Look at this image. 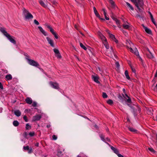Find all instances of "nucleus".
<instances>
[{
  "instance_id": "obj_1",
  "label": "nucleus",
  "mask_w": 157,
  "mask_h": 157,
  "mask_svg": "<svg viewBox=\"0 0 157 157\" xmlns=\"http://www.w3.org/2000/svg\"><path fill=\"white\" fill-rule=\"evenodd\" d=\"M132 2L134 3L136 6L138 10L139 11L142 13H141V16L144 13L143 11V8L142 7L144 5V2L143 0H130Z\"/></svg>"
},
{
  "instance_id": "obj_2",
  "label": "nucleus",
  "mask_w": 157,
  "mask_h": 157,
  "mask_svg": "<svg viewBox=\"0 0 157 157\" xmlns=\"http://www.w3.org/2000/svg\"><path fill=\"white\" fill-rule=\"evenodd\" d=\"M23 12L25 19H32L33 18V15L25 8L23 9Z\"/></svg>"
},
{
  "instance_id": "obj_3",
  "label": "nucleus",
  "mask_w": 157,
  "mask_h": 157,
  "mask_svg": "<svg viewBox=\"0 0 157 157\" xmlns=\"http://www.w3.org/2000/svg\"><path fill=\"white\" fill-rule=\"evenodd\" d=\"M27 59L30 65L37 67H38L39 66V63L37 62L33 59Z\"/></svg>"
},
{
  "instance_id": "obj_4",
  "label": "nucleus",
  "mask_w": 157,
  "mask_h": 157,
  "mask_svg": "<svg viewBox=\"0 0 157 157\" xmlns=\"http://www.w3.org/2000/svg\"><path fill=\"white\" fill-rule=\"evenodd\" d=\"M45 25L49 29H50V31L52 33V34L54 35L55 38L56 39H57L58 37L57 34L56 33L54 32V29L50 26V25L48 24H45Z\"/></svg>"
},
{
  "instance_id": "obj_5",
  "label": "nucleus",
  "mask_w": 157,
  "mask_h": 157,
  "mask_svg": "<svg viewBox=\"0 0 157 157\" xmlns=\"http://www.w3.org/2000/svg\"><path fill=\"white\" fill-rule=\"evenodd\" d=\"M126 46L127 48L130 49V51L132 52H133V50L131 48L133 44L131 43L130 40H127L126 42Z\"/></svg>"
},
{
  "instance_id": "obj_6",
  "label": "nucleus",
  "mask_w": 157,
  "mask_h": 157,
  "mask_svg": "<svg viewBox=\"0 0 157 157\" xmlns=\"http://www.w3.org/2000/svg\"><path fill=\"white\" fill-rule=\"evenodd\" d=\"M146 52L147 56L148 58L151 59L153 58V55L148 48H146Z\"/></svg>"
},
{
  "instance_id": "obj_7",
  "label": "nucleus",
  "mask_w": 157,
  "mask_h": 157,
  "mask_svg": "<svg viewBox=\"0 0 157 157\" xmlns=\"http://www.w3.org/2000/svg\"><path fill=\"white\" fill-rule=\"evenodd\" d=\"M107 32L109 34V38L116 43H118V41L115 38L114 35L110 33L109 32V31L108 30H107Z\"/></svg>"
},
{
  "instance_id": "obj_8",
  "label": "nucleus",
  "mask_w": 157,
  "mask_h": 157,
  "mask_svg": "<svg viewBox=\"0 0 157 157\" xmlns=\"http://www.w3.org/2000/svg\"><path fill=\"white\" fill-rule=\"evenodd\" d=\"M49 84L54 89H58L59 88V84L56 82L51 81L49 82Z\"/></svg>"
},
{
  "instance_id": "obj_9",
  "label": "nucleus",
  "mask_w": 157,
  "mask_h": 157,
  "mask_svg": "<svg viewBox=\"0 0 157 157\" xmlns=\"http://www.w3.org/2000/svg\"><path fill=\"white\" fill-rule=\"evenodd\" d=\"M91 76L92 79L95 82L98 83H100L98 81L99 77L97 75H92Z\"/></svg>"
},
{
  "instance_id": "obj_10",
  "label": "nucleus",
  "mask_w": 157,
  "mask_h": 157,
  "mask_svg": "<svg viewBox=\"0 0 157 157\" xmlns=\"http://www.w3.org/2000/svg\"><path fill=\"white\" fill-rule=\"evenodd\" d=\"M41 118L40 115H37L33 117L32 121H35L39 120Z\"/></svg>"
},
{
  "instance_id": "obj_11",
  "label": "nucleus",
  "mask_w": 157,
  "mask_h": 157,
  "mask_svg": "<svg viewBox=\"0 0 157 157\" xmlns=\"http://www.w3.org/2000/svg\"><path fill=\"white\" fill-rule=\"evenodd\" d=\"M23 149L25 151H28L29 154H31L33 152V150L32 148H29V146H24Z\"/></svg>"
},
{
  "instance_id": "obj_12",
  "label": "nucleus",
  "mask_w": 157,
  "mask_h": 157,
  "mask_svg": "<svg viewBox=\"0 0 157 157\" xmlns=\"http://www.w3.org/2000/svg\"><path fill=\"white\" fill-rule=\"evenodd\" d=\"M46 39L49 44L52 47H54L55 46L53 40L49 37H47Z\"/></svg>"
},
{
  "instance_id": "obj_13",
  "label": "nucleus",
  "mask_w": 157,
  "mask_h": 157,
  "mask_svg": "<svg viewBox=\"0 0 157 157\" xmlns=\"http://www.w3.org/2000/svg\"><path fill=\"white\" fill-rule=\"evenodd\" d=\"M6 37L10 40V41L14 44H16L15 40L12 38V37L9 34Z\"/></svg>"
},
{
  "instance_id": "obj_14",
  "label": "nucleus",
  "mask_w": 157,
  "mask_h": 157,
  "mask_svg": "<svg viewBox=\"0 0 157 157\" xmlns=\"http://www.w3.org/2000/svg\"><path fill=\"white\" fill-rule=\"evenodd\" d=\"M98 34L100 38L102 40V42L107 40L105 36H104L100 32H99Z\"/></svg>"
},
{
  "instance_id": "obj_15",
  "label": "nucleus",
  "mask_w": 157,
  "mask_h": 157,
  "mask_svg": "<svg viewBox=\"0 0 157 157\" xmlns=\"http://www.w3.org/2000/svg\"><path fill=\"white\" fill-rule=\"evenodd\" d=\"M38 28L40 31L41 33L43 34L44 36L47 35V33L43 29V28L40 26H38Z\"/></svg>"
},
{
  "instance_id": "obj_16",
  "label": "nucleus",
  "mask_w": 157,
  "mask_h": 157,
  "mask_svg": "<svg viewBox=\"0 0 157 157\" xmlns=\"http://www.w3.org/2000/svg\"><path fill=\"white\" fill-rule=\"evenodd\" d=\"M0 30L6 36L9 34L7 33V32L5 30V29L4 28H0Z\"/></svg>"
},
{
  "instance_id": "obj_17",
  "label": "nucleus",
  "mask_w": 157,
  "mask_h": 157,
  "mask_svg": "<svg viewBox=\"0 0 157 157\" xmlns=\"http://www.w3.org/2000/svg\"><path fill=\"white\" fill-rule=\"evenodd\" d=\"M142 26L144 28L145 32L149 34H151V30L147 28L146 27H145L143 25H142Z\"/></svg>"
},
{
  "instance_id": "obj_18",
  "label": "nucleus",
  "mask_w": 157,
  "mask_h": 157,
  "mask_svg": "<svg viewBox=\"0 0 157 157\" xmlns=\"http://www.w3.org/2000/svg\"><path fill=\"white\" fill-rule=\"evenodd\" d=\"M26 102L29 104H31L32 103V100L30 98H27L25 99Z\"/></svg>"
},
{
  "instance_id": "obj_19",
  "label": "nucleus",
  "mask_w": 157,
  "mask_h": 157,
  "mask_svg": "<svg viewBox=\"0 0 157 157\" xmlns=\"http://www.w3.org/2000/svg\"><path fill=\"white\" fill-rule=\"evenodd\" d=\"M5 78L7 81L11 80L12 79V77L10 74H8L6 76Z\"/></svg>"
},
{
  "instance_id": "obj_20",
  "label": "nucleus",
  "mask_w": 157,
  "mask_h": 157,
  "mask_svg": "<svg viewBox=\"0 0 157 157\" xmlns=\"http://www.w3.org/2000/svg\"><path fill=\"white\" fill-rule=\"evenodd\" d=\"M95 15L98 17H100V15L98 13L96 8L95 7H93Z\"/></svg>"
},
{
  "instance_id": "obj_21",
  "label": "nucleus",
  "mask_w": 157,
  "mask_h": 157,
  "mask_svg": "<svg viewBox=\"0 0 157 157\" xmlns=\"http://www.w3.org/2000/svg\"><path fill=\"white\" fill-rule=\"evenodd\" d=\"M14 113L17 117L20 116L21 114V112L18 110H15L14 112Z\"/></svg>"
},
{
  "instance_id": "obj_22",
  "label": "nucleus",
  "mask_w": 157,
  "mask_h": 157,
  "mask_svg": "<svg viewBox=\"0 0 157 157\" xmlns=\"http://www.w3.org/2000/svg\"><path fill=\"white\" fill-rule=\"evenodd\" d=\"M111 149L114 152L116 153V154H117L119 153V151L117 149L115 148L113 146H112L111 147Z\"/></svg>"
},
{
  "instance_id": "obj_23",
  "label": "nucleus",
  "mask_w": 157,
  "mask_h": 157,
  "mask_svg": "<svg viewBox=\"0 0 157 157\" xmlns=\"http://www.w3.org/2000/svg\"><path fill=\"white\" fill-rule=\"evenodd\" d=\"M128 129L131 132H134L135 133H136L137 132V131L136 129L133 128L131 127H128Z\"/></svg>"
},
{
  "instance_id": "obj_24",
  "label": "nucleus",
  "mask_w": 157,
  "mask_h": 157,
  "mask_svg": "<svg viewBox=\"0 0 157 157\" xmlns=\"http://www.w3.org/2000/svg\"><path fill=\"white\" fill-rule=\"evenodd\" d=\"M125 75L126 77V78L128 80H129L130 79V77L128 75V71L126 70L124 72Z\"/></svg>"
},
{
  "instance_id": "obj_25",
  "label": "nucleus",
  "mask_w": 157,
  "mask_h": 157,
  "mask_svg": "<svg viewBox=\"0 0 157 157\" xmlns=\"http://www.w3.org/2000/svg\"><path fill=\"white\" fill-rule=\"evenodd\" d=\"M126 3L127 6L129 8V9L132 10H134V8L128 2H126Z\"/></svg>"
},
{
  "instance_id": "obj_26",
  "label": "nucleus",
  "mask_w": 157,
  "mask_h": 157,
  "mask_svg": "<svg viewBox=\"0 0 157 157\" xmlns=\"http://www.w3.org/2000/svg\"><path fill=\"white\" fill-rule=\"evenodd\" d=\"M57 155L59 157H62L63 156V154H62V152L60 150H58Z\"/></svg>"
},
{
  "instance_id": "obj_27",
  "label": "nucleus",
  "mask_w": 157,
  "mask_h": 157,
  "mask_svg": "<svg viewBox=\"0 0 157 157\" xmlns=\"http://www.w3.org/2000/svg\"><path fill=\"white\" fill-rule=\"evenodd\" d=\"M103 43L105 48L107 49H108L109 48V44H108L107 40L103 41Z\"/></svg>"
},
{
  "instance_id": "obj_28",
  "label": "nucleus",
  "mask_w": 157,
  "mask_h": 157,
  "mask_svg": "<svg viewBox=\"0 0 157 157\" xmlns=\"http://www.w3.org/2000/svg\"><path fill=\"white\" fill-rule=\"evenodd\" d=\"M13 124L14 126L17 127L18 126L19 123L17 121H14L13 122Z\"/></svg>"
},
{
  "instance_id": "obj_29",
  "label": "nucleus",
  "mask_w": 157,
  "mask_h": 157,
  "mask_svg": "<svg viewBox=\"0 0 157 157\" xmlns=\"http://www.w3.org/2000/svg\"><path fill=\"white\" fill-rule=\"evenodd\" d=\"M100 137L101 138V140L105 142V136L102 134H101L100 135Z\"/></svg>"
},
{
  "instance_id": "obj_30",
  "label": "nucleus",
  "mask_w": 157,
  "mask_h": 157,
  "mask_svg": "<svg viewBox=\"0 0 157 157\" xmlns=\"http://www.w3.org/2000/svg\"><path fill=\"white\" fill-rule=\"evenodd\" d=\"M80 45L81 47L84 49V50H86L87 49L84 46L82 43H80Z\"/></svg>"
},
{
  "instance_id": "obj_31",
  "label": "nucleus",
  "mask_w": 157,
  "mask_h": 157,
  "mask_svg": "<svg viewBox=\"0 0 157 157\" xmlns=\"http://www.w3.org/2000/svg\"><path fill=\"white\" fill-rule=\"evenodd\" d=\"M109 3L111 4L112 6L114 7L115 6V5L114 2L113 0H109Z\"/></svg>"
},
{
  "instance_id": "obj_32",
  "label": "nucleus",
  "mask_w": 157,
  "mask_h": 157,
  "mask_svg": "<svg viewBox=\"0 0 157 157\" xmlns=\"http://www.w3.org/2000/svg\"><path fill=\"white\" fill-rule=\"evenodd\" d=\"M39 3L43 7H45L46 6V5L44 4V2L41 1L40 0L39 1Z\"/></svg>"
},
{
  "instance_id": "obj_33",
  "label": "nucleus",
  "mask_w": 157,
  "mask_h": 157,
  "mask_svg": "<svg viewBox=\"0 0 157 157\" xmlns=\"http://www.w3.org/2000/svg\"><path fill=\"white\" fill-rule=\"evenodd\" d=\"M107 103L109 104V105H112V104H113V101L112 100H111V99H109L107 101Z\"/></svg>"
},
{
  "instance_id": "obj_34",
  "label": "nucleus",
  "mask_w": 157,
  "mask_h": 157,
  "mask_svg": "<svg viewBox=\"0 0 157 157\" xmlns=\"http://www.w3.org/2000/svg\"><path fill=\"white\" fill-rule=\"evenodd\" d=\"M125 95L128 98V99H127L126 101L128 103H130L131 102V98L128 96L127 94H125Z\"/></svg>"
},
{
  "instance_id": "obj_35",
  "label": "nucleus",
  "mask_w": 157,
  "mask_h": 157,
  "mask_svg": "<svg viewBox=\"0 0 157 157\" xmlns=\"http://www.w3.org/2000/svg\"><path fill=\"white\" fill-rule=\"evenodd\" d=\"M123 26L124 29H128L129 28V26L127 25L124 24L123 25Z\"/></svg>"
},
{
  "instance_id": "obj_36",
  "label": "nucleus",
  "mask_w": 157,
  "mask_h": 157,
  "mask_svg": "<svg viewBox=\"0 0 157 157\" xmlns=\"http://www.w3.org/2000/svg\"><path fill=\"white\" fill-rule=\"evenodd\" d=\"M102 97L104 98H106L108 97V95L105 93L103 92L102 93Z\"/></svg>"
},
{
  "instance_id": "obj_37",
  "label": "nucleus",
  "mask_w": 157,
  "mask_h": 157,
  "mask_svg": "<svg viewBox=\"0 0 157 157\" xmlns=\"http://www.w3.org/2000/svg\"><path fill=\"white\" fill-rule=\"evenodd\" d=\"M25 127L27 130H29L31 128V127L29 125V124H27Z\"/></svg>"
},
{
  "instance_id": "obj_38",
  "label": "nucleus",
  "mask_w": 157,
  "mask_h": 157,
  "mask_svg": "<svg viewBox=\"0 0 157 157\" xmlns=\"http://www.w3.org/2000/svg\"><path fill=\"white\" fill-rule=\"evenodd\" d=\"M55 56H56V57H57V58H58L61 59V55H60V53H59L57 54H56Z\"/></svg>"
},
{
  "instance_id": "obj_39",
  "label": "nucleus",
  "mask_w": 157,
  "mask_h": 157,
  "mask_svg": "<svg viewBox=\"0 0 157 157\" xmlns=\"http://www.w3.org/2000/svg\"><path fill=\"white\" fill-rule=\"evenodd\" d=\"M53 50L56 54H57L59 53V50L57 49L54 48L53 49Z\"/></svg>"
},
{
  "instance_id": "obj_40",
  "label": "nucleus",
  "mask_w": 157,
  "mask_h": 157,
  "mask_svg": "<svg viewBox=\"0 0 157 157\" xmlns=\"http://www.w3.org/2000/svg\"><path fill=\"white\" fill-rule=\"evenodd\" d=\"M148 149L149 150V151H150L151 152L153 153H154L155 152V150H154V149L151 148V147H150V148H148Z\"/></svg>"
},
{
  "instance_id": "obj_41",
  "label": "nucleus",
  "mask_w": 157,
  "mask_h": 157,
  "mask_svg": "<svg viewBox=\"0 0 157 157\" xmlns=\"http://www.w3.org/2000/svg\"><path fill=\"white\" fill-rule=\"evenodd\" d=\"M118 98L121 101H123V98H122V96L120 94H119L118 95Z\"/></svg>"
},
{
  "instance_id": "obj_42",
  "label": "nucleus",
  "mask_w": 157,
  "mask_h": 157,
  "mask_svg": "<svg viewBox=\"0 0 157 157\" xmlns=\"http://www.w3.org/2000/svg\"><path fill=\"white\" fill-rule=\"evenodd\" d=\"M35 133L34 132H31L29 133V135L31 136H33L34 135Z\"/></svg>"
},
{
  "instance_id": "obj_43",
  "label": "nucleus",
  "mask_w": 157,
  "mask_h": 157,
  "mask_svg": "<svg viewBox=\"0 0 157 157\" xmlns=\"http://www.w3.org/2000/svg\"><path fill=\"white\" fill-rule=\"evenodd\" d=\"M23 119L25 121V122L28 121V120L27 119V117L26 116H24L23 117Z\"/></svg>"
},
{
  "instance_id": "obj_44",
  "label": "nucleus",
  "mask_w": 157,
  "mask_h": 157,
  "mask_svg": "<svg viewBox=\"0 0 157 157\" xmlns=\"http://www.w3.org/2000/svg\"><path fill=\"white\" fill-rule=\"evenodd\" d=\"M34 23L36 25H38L39 24V22L36 19L34 20Z\"/></svg>"
},
{
  "instance_id": "obj_45",
  "label": "nucleus",
  "mask_w": 157,
  "mask_h": 157,
  "mask_svg": "<svg viewBox=\"0 0 157 157\" xmlns=\"http://www.w3.org/2000/svg\"><path fill=\"white\" fill-rule=\"evenodd\" d=\"M32 106L34 107H36L37 105V103L36 102H33L32 103Z\"/></svg>"
},
{
  "instance_id": "obj_46",
  "label": "nucleus",
  "mask_w": 157,
  "mask_h": 157,
  "mask_svg": "<svg viewBox=\"0 0 157 157\" xmlns=\"http://www.w3.org/2000/svg\"><path fill=\"white\" fill-rule=\"evenodd\" d=\"M117 24V25H119L120 24V21L119 20H118L117 19H115V21Z\"/></svg>"
},
{
  "instance_id": "obj_47",
  "label": "nucleus",
  "mask_w": 157,
  "mask_h": 157,
  "mask_svg": "<svg viewBox=\"0 0 157 157\" xmlns=\"http://www.w3.org/2000/svg\"><path fill=\"white\" fill-rule=\"evenodd\" d=\"M52 138L53 140H55L57 139V137L55 135H53L52 136Z\"/></svg>"
},
{
  "instance_id": "obj_48",
  "label": "nucleus",
  "mask_w": 157,
  "mask_h": 157,
  "mask_svg": "<svg viewBox=\"0 0 157 157\" xmlns=\"http://www.w3.org/2000/svg\"><path fill=\"white\" fill-rule=\"evenodd\" d=\"M116 67L117 68H118L119 67V64L118 62H116Z\"/></svg>"
},
{
  "instance_id": "obj_49",
  "label": "nucleus",
  "mask_w": 157,
  "mask_h": 157,
  "mask_svg": "<svg viewBox=\"0 0 157 157\" xmlns=\"http://www.w3.org/2000/svg\"><path fill=\"white\" fill-rule=\"evenodd\" d=\"M136 17L138 18H140L141 17V16L139 14H137L136 15Z\"/></svg>"
},
{
  "instance_id": "obj_50",
  "label": "nucleus",
  "mask_w": 157,
  "mask_h": 157,
  "mask_svg": "<svg viewBox=\"0 0 157 157\" xmlns=\"http://www.w3.org/2000/svg\"><path fill=\"white\" fill-rule=\"evenodd\" d=\"M151 21L152 22L154 23V24L155 25H156L155 23V21L154 19L153 18H153H151Z\"/></svg>"
},
{
  "instance_id": "obj_51",
  "label": "nucleus",
  "mask_w": 157,
  "mask_h": 157,
  "mask_svg": "<svg viewBox=\"0 0 157 157\" xmlns=\"http://www.w3.org/2000/svg\"><path fill=\"white\" fill-rule=\"evenodd\" d=\"M131 66V69H132V71L134 72V73H135L136 72V71H135V70L134 69V68H133L131 66Z\"/></svg>"
},
{
  "instance_id": "obj_52",
  "label": "nucleus",
  "mask_w": 157,
  "mask_h": 157,
  "mask_svg": "<svg viewBox=\"0 0 157 157\" xmlns=\"http://www.w3.org/2000/svg\"><path fill=\"white\" fill-rule=\"evenodd\" d=\"M0 88H1V89H3V86L2 84V83L0 82Z\"/></svg>"
},
{
  "instance_id": "obj_53",
  "label": "nucleus",
  "mask_w": 157,
  "mask_h": 157,
  "mask_svg": "<svg viewBox=\"0 0 157 157\" xmlns=\"http://www.w3.org/2000/svg\"><path fill=\"white\" fill-rule=\"evenodd\" d=\"M117 155L119 157H124L123 155L121 154H119V153L117 154Z\"/></svg>"
},
{
  "instance_id": "obj_54",
  "label": "nucleus",
  "mask_w": 157,
  "mask_h": 157,
  "mask_svg": "<svg viewBox=\"0 0 157 157\" xmlns=\"http://www.w3.org/2000/svg\"><path fill=\"white\" fill-rule=\"evenodd\" d=\"M149 13L150 15V17L151 18H153V17L152 15L151 14V13L150 12H149Z\"/></svg>"
},
{
  "instance_id": "obj_55",
  "label": "nucleus",
  "mask_w": 157,
  "mask_h": 157,
  "mask_svg": "<svg viewBox=\"0 0 157 157\" xmlns=\"http://www.w3.org/2000/svg\"><path fill=\"white\" fill-rule=\"evenodd\" d=\"M111 17L112 18L114 21H115V19H117V18H116V17H113V16H111Z\"/></svg>"
},
{
  "instance_id": "obj_56",
  "label": "nucleus",
  "mask_w": 157,
  "mask_h": 157,
  "mask_svg": "<svg viewBox=\"0 0 157 157\" xmlns=\"http://www.w3.org/2000/svg\"><path fill=\"white\" fill-rule=\"evenodd\" d=\"M35 146H36L37 147H38L39 146V143L38 142H36L35 144Z\"/></svg>"
},
{
  "instance_id": "obj_57",
  "label": "nucleus",
  "mask_w": 157,
  "mask_h": 157,
  "mask_svg": "<svg viewBox=\"0 0 157 157\" xmlns=\"http://www.w3.org/2000/svg\"><path fill=\"white\" fill-rule=\"evenodd\" d=\"M110 141V140H109V139L108 138H106V139H105V141Z\"/></svg>"
},
{
  "instance_id": "obj_58",
  "label": "nucleus",
  "mask_w": 157,
  "mask_h": 157,
  "mask_svg": "<svg viewBox=\"0 0 157 157\" xmlns=\"http://www.w3.org/2000/svg\"><path fill=\"white\" fill-rule=\"evenodd\" d=\"M99 19H100L101 20L104 21H105V19L103 18H101L100 17V16L99 17H98Z\"/></svg>"
},
{
  "instance_id": "obj_59",
  "label": "nucleus",
  "mask_w": 157,
  "mask_h": 157,
  "mask_svg": "<svg viewBox=\"0 0 157 157\" xmlns=\"http://www.w3.org/2000/svg\"><path fill=\"white\" fill-rule=\"evenodd\" d=\"M105 16V19L106 20H109V17H106V15Z\"/></svg>"
},
{
  "instance_id": "obj_60",
  "label": "nucleus",
  "mask_w": 157,
  "mask_h": 157,
  "mask_svg": "<svg viewBox=\"0 0 157 157\" xmlns=\"http://www.w3.org/2000/svg\"><path fill=\"white\" fill-rule=\"evenodd\" d=\"M155 77H157V70L156 71V73H155Z\"/></svg>"
},
{
  "instance_id": "obj_61",
  "label": "nucleus",
  "mask_w": 157,
  "mask_h": 157,
  "mask_svg": "<svg viewBox=\"0 0 157 157\" xmlns=\"http://www.w3.org/2000/svg\"><path fill=\"white\" fill-rule=\"evenodd\" d=\"M24 134H25L24 136L25 137H26L27 135V133H26V132H25L24 133Z\"/></svg>"
},
{
  "instance_id": "obj_62",
  "label": "nucleus",
  "mask_w": 157,
  "mask_h": 157,
  "mask_svg": "<svg viewBox=\"0 0 157 157\" xmlns=\"http://www.w3.org/2000/svg\"><path fill=\"white\" fill-rule=\"evenodd\" d=\"M104 14L105 16L106 15V13L105 11H104Z\"/></svg>"
},
{
  "instance_id": "obj_63",
  "label": "nucleus",
  "mask_w": 157,
  "mask_h": 157,
  "mask_svg": "<svg viewBox=\"0 0 157 157\" xmlns=\"http://www.w3.org/2000/svg\"><path fill=\"white\" fill-rule=\"evenodd\" d=\"M127 105H128V106H129L130 107H131V105H130V104H127Z\"/></svg>"
},
{
  "instance_id": "obj_64",
  "label": "nucleus",
  "mask_w": 157,
  "mask_h": 157,
  "mask_svg": "<svg viewBox=\"0 0 157 157\" xmlns=\"http://www.w3.org/2000/svg\"><path fill=\"white\" fill-rule=\"evenodd\" d=\"M102 10L103 11V12H104V11H105V9H103Z\"/></svg>"
}]
</instances>
